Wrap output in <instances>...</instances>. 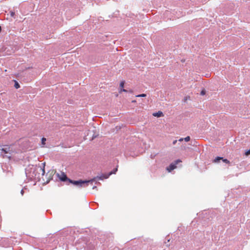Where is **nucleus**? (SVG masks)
I'll use <instances>...</instances> for the list:
<instances>
[{
	"mask_svg": "<svg viewBox=\"0 0 250 250\" xmlns=\"http://www.w3.org/2000/svg\"><path fill=\"white\" fill-rule=\"evenodd\" d=\"M125 82L122 81L120 83V88H123L124 86Z\"/></svg>",
	"mask_w": 250,
	"mask_h": 250,
	"instance_id": "9b49d317",
	"label": "nucleus"
},
{
	"mask_svg": "<svg viewBox=\"0 0 250 250\" xmlns=\"http://www.w3.org/2000/svg\"><path fill=\"white\" fill-rule=\"evenodd\" d=\"M250 154V149L245 152V155L248 156Z\"/></svg>",
	"mask_w": 250,
	"mask_h": 250,
	"instance_id": "4468645a",
	"label": "nucleus"
},
{
	"mask_svg": "<svg viewBox=\"0 0 250 250\" xmlns=\"http://www.w3.org/2000/svg\"><path fill=\"white\" fill-rule=\"evenodd\" d=\"M177 140H174L173 142V145H175L176 143H177Z\"/></svg>",
	"mask_w": 250,
	"mask_h": 250,
	"instance_id": "a211bd4d",
	"label": "nucleus"
},
{
	"mask_svg": "<svg viewBox=\"0 0 250 250\" xmlns=\"http://www.w3.org/2000/svg\"><path fill=\"white\" fill-rule=\"evenodd\" d=\"M97 179L95 178H93V179H91L90 180L88 181H83V180H79V181H73L71 179H68V181L70 183L73 184V185L79 187H82L83 185L85 184H87L88 183H92L94 181H95V180Z\"/></svg>",
	"mask_w": 250,
	"mask_h": 250,
	"instance_id": "f257e3e1",
	"label": "nucleus"
},
{
	"mask_svg": "<svg viewBox=\"0 0 250 250\" xmlns=\"http://www.w3.org/2000/svg\"><path fill=\"white\" fill-rule=\"evenodd\" d=\"M0 150L3 152L5 154H12L14 152V150L12 148L11 145L10 146H4L3 147L0 148Z\"/></svg>",
	"mask_w": 250,
	"mask_h": 250,
	"instance_id": "f03ea898",
	"label": "nucleus"
},
{
	"mask_svg": "<svg viewBox=\"0 0 250 250\" xmlns=\"http://www.w3.org/2000/svg\"><path fill=\"white\" fill-rule=\"evenodd\" d=\"M118 170L117 167L115 168L113 171H111L108 173H105V174H103L100 176H97L96 178L98 180H103L104 179H107L108 178L110 175H112V174H115Z\"/></svg>",
	"mask_w": 250,
	"mask_h": 250,
	"instance_id": "7ed1b4c3",
	"label": "nucleus"
},
{
	"mask_svg": "<svg viewBox=\"0 0 250 250\" xmlns=\"http://www.w3.org/2000/svg\"><path fill=\"white\" fill-rule=\"evenodd\" d=\"M146 95L145 94H141L136 95V97H146Z\"/></svg>",
	"mask_w": 250,
	"mask_h": 250,
	"instance_id": "6e6552de",
	"label": "nucleus"
},
{
	"mask_svg": "<svg viewBox=\"0 0 250 250\" xmlns=\"http://www.w3.org/2000/svg\"><path fill=\"white\" fill-rule=\"evenodd\" d=\"M201 95H204L205 94V91L204 90H202L201 92Z\"/></svg>",
	"mask_w": 250,
	"mask_h": 250,
	"instance_id": "dca6fc26",
	"label": "nucleus"
},
{
	"mask_svg": "<svg viewBox=\"0 0 250 250\" xmlns=\"http://www.w3.org/2000/svg\"><path fill=\"white\" fill-rule=\"evenodd\" d=\"M153 115L155 117H160L163 116V113L162 111H158V112L154 113Z\"/></svg>",
	"mask_w": 250,
	"mask_h": 250,
	"instance_id": "0eeeda50",
	"label": "nucleus"
},
{
	"mask_svg": "<svg viewBox=\"0 0 250 250\" xmlns=\"http://www.w3.org/2000/svg\"><path fill=\"white\" fill-rule=\"evenodd\" d=\"M21 194L22 195H23V194H24V191H23V189H22V190L21 191Z\"/></svg>",
	"mask_w": 250,
	"mask_h": 250,
	"instance_id": "f3484780",
	"label": "nucleus"
},
{
	"mask_svg": "<svg viewBox=\"0 0 250 250\" xmlns=\"http://www.w3.org/2000/svg\"><path fill=\"white\" fill-rule=\"evenodd\" d=\"M57 175L60 180L62 181H68L69 179L67 177L66 175L63 172H62L61 174L58 173Z\"/></svg>",
	"mask_w": 250,
	"mask_h": 250,
	"instance_id": "39448f33",
	"label": "nucleus"
},
{
	"mask_svg": "<svg viewBox=\"0 0 250 250\" xmlns=\"http://www.w3.org/2000/svg\"><path fill=\"white\" fill-rule=\"evenodd\" d=\"M222 160L224 163L226 164H229L230 162L227 159H224L223 157H217L213 161V163H218L220 160Z\"/></svg>",
	"mask_w": 250,
	"mask_h": 250,
	"instance_id": "423d86ee",
	"label": "nucleus"
},
{
	"mask_svg": "<svg viewBox=\"0 0 250 250\" xmlns=\"http://www.w3.org/2000/svg\"><path fill=\"white\" fill-rule=\"evenodd\" d=\"M10 15H11V17H14V16L15 15V12L13 11H11Z\"/></svg>",
	"mask_w": 250,
	"mask_h": 250,
	"instance_id": "2eb2a0df",
	"label": "nucleus"
},
{
	"mask_svg": "<svg viewBox=\"0 0 250 250\" xmlns=\"http://www.w3.org/2000/svg\"><path fill=\"white\" fill-rule=\"evenodd\" d=\"M136 100H133V101H132V103H136Z\"/></svg>",
	"mask_w": 250,
	"mask_h": 250,
	"instance_id": "6ab92c4d",
	"label": "nucleus"
},
{
	"mask_svg": "<svg viewBox=\"0 0 250 250\" xmlns=\"http://www.w3.org/2000/svg\"><path fill=\"white\" fill-rule=\"evenodd\" d=\"M184 140L186 142H188L190 140V137L189 136H187L186 137V138H184Z\"/></svg>",
	"mask_w": 250,
	"mask_h": 250,
	"instance_id": "f8f14e48",
	"label": "nucleus"
},
{
	"mask_svg": "<svg viewBox=\"0 0 250 250\" xmlns=\"http://www.w3.org/2000/svg\"><path fill=\"white\" fill-rule=\"evenodd\" d=\"M46 141V138L43 137L42 139V144L43 145H44L45 144V141Z\"/></svg>",
	"mask_w": 250,
	"mask_h": 250,
	"instance_id": "9d476101",
	"label": "nucleus"
},
{
	"mask_svg": "<svg viewBox=\"0 0 250 250\" xmlns=\"http://www.w3.org/2000/svg\"><path fill=\"white\" fill-rule=\"evenodd\" d=\"M181 162V161L180 160H176L174 164H171L167 168V170L168 172H171L172 170L176 168V165Z\"/></svg>",
	"mask_w": 250,
	"mask_h": 250,
	"instance_id": "20e7f679",
	"label": "nucleus"
},
{
	"mask_svg": "<svg viewBox=\"0 0 250 250\" xmlns=\"http://www.w3.org/2000/svg\"><path fill=\"white\" fill-rule=\"evenodd\" d=\"M5 156L7 157V158H8L9 159H10V158H11L10 156Z\"/></svg>",
	"mask_w": 250,
	"mask_h": 250,
	"instance_id": "412c9836",
	"label": "nucleus"
},
{
	"mask_svg": "<svg viewBox=\"0 0 250 250\" xmlns=\"http://www.w3.org/2000/svg\"><path fill=\"white\" fill-rule=\"evenodd\" d=\"M42 172H43V174H44V173L45 172L44 169H42Z\"/></svg>",
	"mask_w": 250,
	"mask_h": 250,
	"instance_id": "4be33fe9",
	"label": "nucleus"
},
{
	"mask_svg": "<svg viewBox=\"0 0 250 250\" xmlns=\"http://www.w3.org/2000/svg\"><path fill=\"white\" fill-rule=\"evenodd\" d=\"M183 140V138H181L179 139V141H182Z\"/></svg>",
	"mask_w": 250,
	"mask_h": 250,
	"instance_id": "aec40b11",
	"label": "nucleus"
},
{
	"mask_svg": "<svg viewBox=\"0 0 250 250\" xmlns=\"http://www.w3.org/2000/svg\"><path fill=\"white\" fill-rule=\"evenodd\" d=\"M15 87L16 88L18 89L19 88H20V84H19V83L17 82H15Z\"/></svg>",
	"mask_w": 250,
	"mask_h": 250,
	"instance_id": "1a4fd4ad",
	"label": "nucleus"
},
{
	"mask_svg": "<svg viewBox=\"0 0 250 250\" xmlns=\"http://www.w3.org/2000/svg\"><path fill=\"white\" fill-rule=\"evenodd\" d=\"M122 92H127V90L125 89H124L123 88H121V89L119 91L120 93H121Z\"/></svg>",
	"mask_w": 250,
	"mask_h": 250,
	"instance_id": "ddd939ff",
	"label": "nucleus"
}]
</instances>
